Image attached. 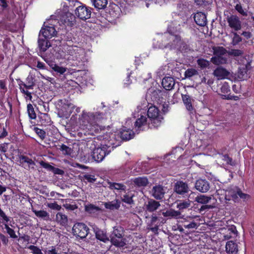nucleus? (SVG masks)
I'll list each match as a JSON object with an SVG mask.
<instances>
[{"mask_svg":"<svg viewBox=\"0 0 254 254\" xmlns=\"http://www.w3.org/2000/svg\"><path fill=\"white\" fill-rule=\"evenodd\" d=\"M214 75L216 76L218 79L226 78L230 74L229 72L226 69L218 67L214 71Z\"/></svg>","mask_w":254,"mask_h":254,"instance_id":"bb28decb","label":"nucleus"},{"mask_svg":"<svg viewBox=\"0 0 254 254\" xmlns=\"http://www.w3.org/2000/svg\"><path fill=\"white\" fill-rule=\"evenodd\" d=\"M214 55L216 56H226L227 50L222 47H214L213 48Z\"/></svg>","mask_w":254,"mask_h":254,"instance_id":"79ce46f5","label":"nucleus"},{"mask_svg":"<svg viewBox=\"0 0 254 254\" xmlns=\"http://www.w3.org/2000/svg\"><path fill=\"white\" fill-rule=\"evenodd\" d=\"M162 85L166 90H170L175 85V79L172 77H165L162 79Z\"/></svg>","mask_w":254,"mask_h":254,"instance_id":"393cba45","label":"nucleus"},{"mask_svg":"<svg viewBox=\"0 0 254 254\" xmlns=\"http://www.w3.org/2000/svg\"><path fill=\"white\" fill-rule=\"evenodd\" d=\"M109 133L116 134V138L114 137V138H112L113 140H115V142H116L115 147L119 145L120 142H117L119 140V138L123 141H127L132 138L134 135V133L132 130L129 128H127L126 127H123L122 128L119 132L115 133H112L110 132Z\"/></svg>","mask_w":254,"mask_h":254,"instance_id":"39448f33","label":"nucleus"},{"mask_svg":"<svg viewBox=\"0 0 254 254\" xmlns=\"http://www.w3.org/2000/svg\"><path fill=\"white\" fill-rule=\"evenodd\" d=\"M27 248L32 251L33 254H43L41 250L37 246L30 245Z\"/></svg>","mask_w":254,"mask_h":254,"instance_id":"052dcab7","label":"nucleus"},{"mask_svg":"<svg viewBox=\"0 0 254 254\" xmlns=\"http://www.w3.org/2000/svg\"><path fill=\"white\" fill-rule=\"evenodd\" d=\"M134 126L136 128V131L144 130L146 128L149 127L148 123L147 124V119L143 116H141L136 120Z\"/></svg>","mask_w":254,"mask_h":254,"instance_id":"f3484780","label":"nucleus"},{"mask_svg":"<svg viewBox=\"0 0 254 254\" xmlns=\"http://www.w3.org/2000/svg\"><path fill=\"white\" fill-rule=\"evenodd\" d=\"M133 194L130 191H127L125 194L122 197V201L128 204H132L134 203L132 199Z\"/></svg>","mask_w":254,"mask_h":254,"instance_id":"a19ab883","label":"nucleus"},{"mask_svg":"<svg viewBox=\"0 0 254 254\" xmlns=\"http://www.w3.org/2000/svg\"><path fill=\"white\" fill-rule=\"evenodd\" d=\"M134 185L138 187H144L148 185L149 182L146 177H139L132 181Z\"/></svg>","mask_w":254,"mask_h":254,"instance_id":"c85d7f7f","label":"nucleus"},{"mask_svg":"<svg viewBox=\"0 0 254 254\" xmlns=\"http://www.w3.org/2000/svg\"><path fill=\"white\" fill-rule=\"evenodd\" d=\"M32 211L37 217L42 218L43 220L46 221L50 219V215L49 213L45 210H36L32 209Z\"/></svg>","mask_w":254,"mask_h":254,"instance_id":"c9c22d12","label":"nucleus"},{"mask_svg":"<svg viewBox=\"0 0 254 254\" xmlns=\"http://www.w3.org/2000/svg\"><path fill=\"white\" fill-rule=\"evenodd\" d=\"M227 21L230 27L234 30L238 31L241 29L242 22L237 15H231L228 16Z\"/></svg>","mask_w":254,"mask_h":254,"instance_id":"9b49d317","label":"nucleus"},{"mask_svg":"<svg viewBox=\"0 0 254 254\" xmlns=\"http://www.w3.org/2000/svg\"><path fill=\"white\" fill-rule=\"evenodd\" d=\"M238 77L241 80L246 79L248 77L247 69L246 67H241L239 69Z\"/></svg>","mask_w":254,"mask_h":254,"instance_id":"49530a36","label":"nucleus"},{"mask_svg":"<svg viewBox=\"0 0 254 254\" xmlns=\"http://www.w3.org/2000/svg\"><path fill=\"white\" fill-rule=\"evenodd\" d=\"M39 122L42 126H46L50 125L51 119L49 116L47 114H41L39 116Z\"/></svg>","mask_w":254,"mask_h":254,"instance_id":"4c0bfd02","label":"nucleus"},{"mask_svg":"<svg viewBox=\"0 0 254 254\" xmlns=\"http://www.w3.org/2000/svg\"><path fill=\"white\" fill-rule=\"evenodd\" d=\"M4 226L7 233L9 235L11 238L15 239L17 237L14 231L12 229L10 228L7 224H5Z\"/></svg>","mask_w":254,"mask_h":254,"instance_id":"bf43d9fd","label":"nucleus"},{"mask_svg":"<svg viewBox=\"0 0 254 254\" xmlns=\"http://www.w3.org/2000/svg\"><path fill=\"white\" fill-rule=\"evenodd\" d=\"M225 249L228 254H237L239 251L237 244L233 241H229L227 242Z\"/></svg>","mask_w":254,"mask_h":254,"instance_id":"b1692460","label":"nucleus"},{"mask_svg":"<svg viewBox=\"0 0 254 254\" xmlns=\"http://www.w3.org/2000/svg\"><path fill=\"white\" fill-rule=\"evenodd\" d=\"M94 6L99 9L105 8L107 4V0H94Z\"/></svg>","mask_w":254,"mask_h":254,"instance_id":"c03bdc74","label":"nucleus"},{"mask_svg":"<svg viewBox=\"0 0 254 254\" xmlns=\"http://www.w3.org/2000/svg\"><path fill=\"white\" fill-rule=\"evenodd\" d=\"M50 66L55 71L60 74H63L66 71L65 68L60 66L57 64H52Z\"/></svg>","mask_w":254,"mask_h":254,"instance_id":"3c124183","label":"nucleus"},{"mask_svg":"<svg viewBox=\"0 0 254 254\" xmlns=\"http://www.w3.org/2000/svg\"><path fill=\"white\" fill-rule=\"evenodd\" d=\"M34 130L42 140H43L45 138L46 132L43 129H40L37 127H34Z\"/></svg>","mask_w":254,"mask_h":254,"instance_id":"864d4df0","label":"nucleus"},{"mask_svg":"<svg viewBox=\"0 0 254 254\" xmlns=\"http://www.w3.org/2000/svg\"><path fill=\"white\" fill-rule=\"evenodd\" d=\"M182 98L187 110L192 111L193 110V107L192 105L193 99L188 94H182Z\"/></svg>","mask_w":254,"mask_h":254,"instance_id":"c756f323","label":"nucleus"},{"mask_svg":"<svg viewBox=\"0 0 254 254\" xmlns=\"http://www.w3.org/2000/svg\"><path fill=\"white\" fill-rule=\"evenodd\" d=\"M165 190L164 187L160 185H155L151 190L152 196L156 200H161L164 197Z\"/></svg>","mask_w":254,"mask_h":254,"instance_id":"4468645a","label":"nucleus"},{"mask_svg":"<svg viewBox=\"0 0 254 254\" xmlns=\"http://www.w3.org/2000/svg\"><path fill=\"white\" fill-rule=\"evenodd\" d=\"M38 42L40 50L43 52H45L51 46L49 41L45 38H39Z\"/></svg>","mask_w":254,"mask_h":254,"instance_id":"2f4dec72","label":"nucleus"},{"mask_svg":"<svg viewBox=\"0 0 254 254\" xmlns=\"http://www.w3.org/2000/svg\"><path fill=\"white\" fill-rule=\"evenodd\" d=\"M19 89L20 90V91L21 93L24 94L26 96V98L31 100L32 98V94L30 92L28 91V89H26V88H22L21 86L19 87Z\"/></svg>","mask_w":254,"mask_h":254,"instance_id":"680f3d73","label":"nucleus"},{"mask_svg":"<svg viewBox=\"0 0 254 254\" xmlns=\"http://www.w3.org/2000/svg\"><path fill=\"white\" fill-rule=\"evenodd\" d=\"M36 80L35 77L31 74H29L24 82L20 80L18 85L19 87L20 86L22 88H26V89H33L34 87L35 86Z\"/></svg>","mask_w":254,"mask_h":254,"instance_id":"2eb2a0df","label":"nucleus"},{"mask_svg":"<svg viewBox=\"0 0 254 254\" xmlns=\"http://www.w3.org/2000/svg\"><path fill=\"white\" fill-rule=\"evenodd\" d=\"M121 206V201L119 199H115L112 201L105 202L104 206L106 209L110 210H117Z\"/></svg>","mask_w":254,"mask_h":254,"instance_id":"7c9ffc66","label":"nucleus"},{"mask_svg":"<svg viewBox=\"0 0 254 254\" xmlns=\"http://www.w3.org/2000/svg\"><path fill=\"white\" fill-rule=\"evenodd\" d=\"M191 201L189 198L187 199L182 200H178L176 201L177 203L176 207L178 209V211H181V213L184 212V210L189 208L190 207Z\"/></svg>","mask_w":254,"mask_h":254,"instance_id":"a878e982","label":"nucleus"},{"mask_svg":"<svg viewBox=\"0 0 254 254\" xmlns=\"http://www.w3.org/2000/svg\"><path fill=\"white\" fill-rule=\"evenodd\" d=\"M160 203L153 199H149L145 203L144 207L146 211L153 212L156 211L160 206Z\"/></svg>","mask_w":254,"mask_h":254,"instance_id":"a211bd4d","label":"nucleus"},{"mask_svg":"<svg viewBox=\"0 0 254 254\" xmlns=\"http://www.w3.org/2000/svg\"><path fill=\"white\" fill-rule=\"evenodd\" d=\"M45 253L46 254H57L58 250L55 247L52 246L49 249L46 250Z\"/></svg>","mask_w":254,"mask_h":254,"instance_id":"69168bd1","label":"nucleus"},{"mask_svg":"<svg viewBox=\"0 0 254 254\" xmlns=\"http://www.w3.org/2000/svg\"><path fill=\"white\" fill-rule=\"evenodd\" d=\"M221 91L223 93H227L230 91L229 86L227 83L225 82L222 85L221 87Z\"/></svg>","mask_w":254,"mask_h":254,"instance_id":"774afa93","label":"nucleus"},{"mask_svg":"<svg viewBox=\"0 0 254 254\" xmlns=\"http://www.w3.org/2000/svg\"><path fill=\"white\" fill-rule=\"evenodd\" d=\"M85 210L87 212L92 214L101 211V209L98 206L90 203L85 206Z\"/></svg>","mask_w":254,"mask_h":254,"instance_id":"ea45409f","label":"nucleus"},{"mask_svg":"<svg viewBox=\"0 0 254 254\" xmlns=\"http://www.w3.org/2000/svg\"><path fill=\"white\" fill-rule=\"evenodd\" d=\"M7 91L6 80L0 79V93L4 95Z\"/></svg>","mask_w":254,"mask_h":254,"instance_id":"8fccbe9b","label":"nucleus"},{"mask_svg":"<svg viewBox=\"0 0 254 254\" xmlns=\"http://www.w3.org/2000/svg\"><path fill=\"white\" fill-rule=\"evenodd\" d=\"M47 206L52 209L60 210L61 209V205H59L57 202H54L53 203H49L47 204Z\"/></svg>","mask_w":254,"mask_h":254,"instance_id":"0e129e2a","label":"nucleus"},{"mask_svg":"<svg viewBox=\"0 0 254 254\" xmlns=\"http://www.w3.org/2000/svg\"><path fill=\"white\" fill-rule=\"evenodd\" d=\"M63 206L66 210L70 211H73L78 208L77 204L74 202H72V203H69L66 202Z\"/></svg>","mask_w":254,"mask_h":254,"instance_id":"6e6d98bb","label":"nucleus"},{"mask_svg":"<svg viewBox=\"0 0 254 254\" xmlns=\"http://www.w3.org/2000/svg\"><path fill=\"white\" fill-rule=\"evenodd\" d=\"M233 34L234 37L232 39L231 44L233 46H236L242 41V39L236 32H234Z\"/></svg>","mask_w":254,"mask_h":254,"instance_id":"4d7b16f0","label":"nucleus"},{"mask_svg":"<svg viewBox=\"0 0 254 254\" xmlns=\"http://www.w3.org/2000/svg\"><path fill=\"white\" fill-rule=\"evenodd\" d=\"M195 189L201 192H206V182L204 180H198L195 184Z\"/></svg>","mask_w":254,"mask_h":254,"instance_id":"e433bc0d","label":"nucleus"},{"mask_svg":"<svg viewBox=\"0 0 254 254\" xmlns=\"http://www.w3.org/2000/svg\"><path fill=\"white\" fill-rule=\"evenodd\" d=\"M199 225V224L198 223H196L193 221H185L183 224V227L186 229H197Z\"/></svg>","mask_w":254,"mask_h":254,"instance_id":"09e8293b","label":"nucleus"},{"mask_svg":"<svg viewBox=\"0 0 254 254\" xmlns=\"http://www.w3.org/2000/svg\"><path fill=\"white\" fill-rule=\"evenodd\" d=\"M116 134L111 133H106L103 135H98V139L100 140H104L105 143L101 144V147L95 148L92 152L91 156L92 159L97 162H100L104 159L105 157L109 154L111 150H108L111 146L115 147L116 142L115 140L112 139L114 137L116 138Z\"/></svg>","mask_w":254,"mask_h":254,"instance_id":"f03ea898","label":"nucleus"},{"mask_svg":"<svg viewBox=\"0 0 254 254\" xmlns=\"http://www.w3.org/2000/svg\"><path fill=\"white\" fill-rule=\"evenodd\" d=\"M61 21L66 26L72 27L76 23V17L70 12H66L63 14Z\"/></svg>","mask_w":254,"mask_h":254,"instance_id":"dca6fc26","label":"nucleus"},{"mask_svg":"<svg viewBox=\"0 0 254 254\" xmlns=\"http://www.w3.org/2000/svg\"><path fill=\"white\" fill-rule=\"evenodd\" d=\"M223 232V237L225 239H229L236 235L237 232L236 227L231 226L227 228L222 229Z\"/></svg>","mask_w":254,"mask_h":254,"instance_id":"5701e85b","label":"nucleus"},{"mask_svg":"<svg viewBox=\"0 0 254 254\" xmlns=\"http://www.w3.org/2000/svg\"><path fill=\"white\" fill-rule=\"evenodd\" d=\"M163 216L169 218L180 219L183 216L180 211L170 209L162 213Z\"/></svg>","mask_w":254,"mask_h":254,"instance_id":"aec40b11","label":"nucleus"},{"mask_svg":"<svg viewBox=\"0 0 254 254\" xmlns=\"http://www.w3.org/2000/svg\"><path fill=\"white\" fill-rule=\"evenodd\" d=\"M19 164L22 167L27 170H34L35 163L28 156L24 155H18Z\"/></svg>","mask_w":254,"mask_h":254,"instance_id":"1a4fd4ad","label":"nucleus"},{"mask_svg":"<svg viewBox=\"0 0 254 254\" xmlns=\"http://www.w3.org/2000/svg\"><path fill=\"white\" fill-rule=\"evenodd\" d=\"M235 9L237 11H238L240 14H241L243 16H247V12L245 11L242 6L240 4H237L235 6Z\"/></svg>","mask_w":254,"mask_h":254,"instance_id":"338daca9","label":"nucleus"},{"mask_svg":"<svg viewBox=\"0 0 254 254\" xmlns=\"http://www.w3.org/2000/svg\"><path fill=\"white\" fill-rule=\"evenodd\" d=\"M195 200L198 203L202 204V205L200 208V210L206 209V196L204 195L197 196L195 198Z\"/></svg>","mask_w":254,"mask_h":254,"instance_id":"37998d69","label":"nucleus"},{"mask_svg":"<svg viewBox=\"0 0 254 254\" xmlns=\"http://www.w3.org/2000/svg\"><path fill=\"white\" fill-rule=\"evenodd\" d=\"M147 115L149 118L148 126L149 128H156L161 125L163 117L157 107L151 105L148 108Z\"/></svg>","mask_w":254,"mask_h":254,"instance_id":"20e7f679","label":"nucleus"},{"mask_svg":"<svg viewBox=\"0 0 254 254\" xmlns=\"http://www.w3.org/2000/svg\"><path fill=\"white\" fill-rule=\"evenodd\" d=\"M56 220L58 223L62 226H65L67 225L68 220L67 216L61 212H58L56 214Z\"/></svg>","mask_w":254,"mask_h":254,"instance_id":"473e14b6","label":"nucleus"},{"mask_svg":"<svg viewBox=\"0 0 254 254\" xmlns=\"http://www.w3.org/2000/svg\"><path fill=\"white\" fill-rule=\"evenodd\" d=\"M27 111L28 117L30 119H35L36 118V114L34 110L33 105L29 103L27 106Z\"/></svg>","mask_w":254,"mask_h":254,"instance_id":"a18cd8bd","label":"nucleus"},{"mask_svg":"<svg viewBox=\"0 0 254 254\" xmlns=\"http://www.w3.org/2000/svg\"><path fill=\"white\" fill-rule=\"evenodd\" d=\"M227 191L228 194L230 195L233 199H236L238 198V196L243 199H246L249 198V195L243 193L237 187H231Z\"/></svg>","mask_w":254,"mask_h":254,"instance_id":"ddd939ff","label":"nucleus"},{"mask_svg":"<svg viewBox=\"0 0 254 254\" xmlns=\"http://www.w3.org/2000/svg\"><path fill=\"white\" fill-rule=\"evenodd\" d=\"M83 178L84 180H86L88 182L91 183L95 182L96 180L94 175L90 174H85L83 175Z\"/></svg>","mask_w":254,"mask_h":254,"instance_id":"e2e57ef3","label":"nucleus"},{"mask_svg":"<svg viewBox=\"0 0 254 254\" xmlns=\"http://www.w3.org/2000/svg\"><path fill=\"white\" fill-rule=\"evenodd\" d=\"M11 40L7 36L4 37V40L2 42L3 51L4 53L8 52L11 49Z\"/></svg>","mask_w":254,"mask_h":254,"instance_id":"58836bf2","label":"nucleus"},{"mask_svg":"<svg viewBox=\"0 0 254 254\" xmlns=\"http://www.w3.org/2000/svg\"><path fill=\"white\" fill-rule=\"evenodd\" d=\"M194 20L196 24L200 26L206 25V15L202 12H196L194 16Z\"/></svg>","mask_w":254,"mask_h":254,"instance_id":"6ab92c4d","label":"nucleus"},{"mask_svg":"<svg viewBox=\"0 0 254 254\" xmlns=\"http://www.w3.org/2000/svg\"><path fill=\"white\" fill-rule=\"evenodd\" d=\"M174 191L178 194L184 195L189 193L190 189L187 183L180 181L175 183Z\"/></svg>","mask_w":254,"mask_h":254,"instance_id":"f8f14e48","label":"nucleus"},{"mask_svg":"<svg viewBox=\"0 0 254 254\" xmlns=\"http://www.w3.org/2000/svg\"><path fill=\"white\" fill-rule=\"evenodd\" d=\"M125 229L121 226L113 227L110 236V241L112 245L118 247H124L126 245V239L124 238Z\"/></svg>","mask_w":254,"mask_h":254,"instance_id":"7ed1b4c3","label":"nucleus"},{"mask_svg":"<svg viewBox=\"0 0 254 254\" xmlns=\"http://www.w3.org/2000/svg\"><path fill=\"white\" fill-rule=\"evenodd\" d=\"M227 53L230 56L234 57H239L242 56L244 54V52L241 50L231 49L228 51Z\"/></svg>","mask_w":254,"mask_h":254,"instance_id":"603ef678","label":"nucleus"},{"mask_svg":"<svg viewBox=\"0 0 254 254\" xmlns=\"http://www.w3.org/2000/svg\"><path fill=\"white\" fill-rule=\"evenodd\" d=\"M157 221L158 217L156 215L153 214L151 217L150 222L148 224V226L149 227L148 228L150 229L151 231H152L155 234H157L158 233V222L156 223Z\"/></svg>","mask_w":254,"mask_h":254,"instance_id":"4be33fe9","label":"nucleus"},{"mask_svg":"<svg viewBox=\"0 0 254 254\" xmlns=\"http://www.w3.org/2000/svg\"><path fill=\"white\" fill-rule=\"evenodd\" d=\"M109 188L112 190H116L120 191H126L127 187L124 184L115 182H109Z\"/></svg>","mask_w":254,"mask_h":254,"instance_id":"f704fd0d","label":"nucleus"},{"mask_svg":"<svg viewBox=\"0 0 254 254\" xmlns=\"http://www.w3.org/2000/svg\"><path fill=\"white\" fill-rule=\"evenodd\" d=\"M197 74H198V71L195 69L192 68H188L185 72V76L186 78H190Z\"/></svg>","mask_w":254,"mask_h":254,"instance_id":"de8ad7c7","label":"nucleus"},{"mask_svg":"<svg viewBox=\"0 0 254 254\" xmlns=\"http://www.w3.org/2000/svg\"><path fill=\"white\" fill-rule=\"evenodd\" d=\"M104 118L105 114L103 113L86 112L83 111L79 120L80 124L85 127L88 134L96 135L102 133L99 135H103L109 132L105 131V127L100 126L98 122H101Z\"/></svg>","mask_w":254,"mask_h":254,"instance_id":"f257e3e1","label":"nucleus"},{"mask_svg":"<svg viewBox=\"0 0 254 254\" xmlns=\"http://www.w3.org/2000/svg\"><path fill=\"white\" fill-rule=\"evenodd\" d=\"M60 149L63 152L64 154L69 155L71 152V149L67 145L62 144L60 146Z\"/></svg>","mask_w":254,"mask_h":254,"instance_id":"13d9d810","label":"nucleus"},{"mask_svg":"<svg viewBox=\"0 0 254 254\" xmlns=\"http://www.w3.org/2000/svg\"><path fill=\"white\" fill-rule=\"evenodd\" d=\"M167 92L164 90L156 89L151 91L149 97L152 101L161 104L163 102L164 96H166Z\"/></svg>","mask_w":254,"mask_h":254,"instance_id":"9d476101","label":"nucleus"},{"mask_svg":"<svg viewBox=\"0 0 254 254\" xmlns=\"http://www.w3.org/2000/svg\"><path fill=\"white\" fill-rule=\"evenodd\" d=\"M211 61L216 65H219L226 64L227 62V58L226 56L215 55L211 58Z\"/></svg>","mask_w":254,"mask_h":254,"instance_id":"72a5a7b5","label":"nucleus"},{"mask_svg":"<svg viewBox=\"0 0 254 254\" xmlns=\"http://www.w3.org/2000/svg\"><path fill=\"white\" fill-rule=\"evenodd\" d=\"M55 31L54 27L47 26L46 28L41 29L40 31L39 36H41L42 35L45 39H50L54 36Z\"/></svg>","mask_w":254,"mask_h":254,"instance_id":"412c9836","label":"nucleus"},{"mask_svg":"<svg viewBox=\"0 0 254 254\" xmlns=\"http://www.w3.org/2000/svg\"><path fill=\"white\" fill-rule=\"evenodd\" d=\"M72 230L74 236L83 239L87 236L89 229L84 223L78 222L74 224Z\"/></svg>","mask_w":254,"mask_h":254,"instance_id":"423d86ee","label":"nucleus"},{"mask_svg":"<svg viewBox=\"0 0 254 254\" xmlns=\"http://www.w3.org/2000/svg\"><path fill=\"white\" fill-rule=\"evenodd\" d=\"M167 31L169 35L166 37V40H165L167 42L165 47L175 49L180 44L181 37L180 35L173 32L171 29H168Z\"/></svg>","mask_w":254,"mask_h":254,"instance_id":"0eeeda50","label":"nucleus"},{"mask_svg":"<svg viewBox=\"0 0 254 254\" xmlns=\"http://www.w3.org/2000/svg\"><path fill=\"white\" fill-rule=\"evenodd\" d=\"M92 10V8L82 4L76 8L75 14L80 19L85 21L90 18Z\"/></svg>","mask_w":254,"mask_h":254,"instance_id":"6e6552de","label":"nucleus"},{"mask_svg":"<svg viewBox=\"0 0 254 254\" xmlns=\"http://www.w3.org/2000/svg\"><path fill=\"white\" fill-rule=\"evenodd\" d=\"M39 164L47 171L52 172L53 169V167L50 165L48 162H45L43 160H41L39 162Z\"/></svg>","mask_w":254,"mask_h":254,"instance_id":"5fc2aeb1","label":"nucleus"},{"mask_svg":"<svg viewBox=\"0 0 254 254\" xmlns=\"http://www.w3.org/2000/svg\"><path fill=\"white\" fill-rule=\"evenodd\" d=\"M95 231V237L97 240L104 243L109 241V238L107 236L106 231L99 228H97Z\"/></svg>","mask_w":254,"mask_h":254,"instance_id":"cd10ccee","label":"nucleus"}]
</instances>
